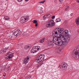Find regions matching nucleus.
Returning a JSON list of instances; mask_svg holds the SVG:
<instances>
[{"mask_svg": "<svg viewBox=\"0 0 79 79\" xmlns=\"http://www.w3.org/2000/svg\"><path fill=\"white\" fill-rule=\"evenodd\" d=\"M29 19V17H22L20 19V22L22 24L24 23H25V22H27V21Z\"/></svg>", "mask_w": 79, "mask_h": 79, "instance_id": "obj_6", "label": "nucleus"}, {"mask_svg": "<svg viewBox=\"0 0 79 79\" xmlns=\"http://www.w3.org/2000/svg\"><path fill=\"white\" fill-rule=\"evenodd\" d=\"M46 2V1L45 0H44L43 1H40L39 2V3H45Z\"/></svg>", "mask_w": 79, "mask_h": 79, "instance_id": "obj_19", "label": "nucleus"}, {"mask_svg": "<svg viewBox=\"0 0 79 79\" xmlns=\"http://www.w3.org/2000/svg\"><path fill=\"white\" fill-rule=\"evenodd\" d=\"M10 66H8L6 67V71H8V70H9L10 69Z\"/></svg>", "mask_w": 79, "mask_h": 79, "instance_id": "obj_17", "label": "nucleus"}, {"mask_svg": "<svg viewBox=\"0 0 79 79\" xmlns=\"http://www.w3.org/2000/svg\"><path fill=\"white\" fill-rule=\"evenodd\" d=\"M4 17V19L6 21H10V17L7 16H5Z\"/></svg>", "mask_w": 79, "mask_h": 79, "instance_id": "obj_12", "label": "nucleus"}, {"mask_svg": "<svg viewBox=\"0 0 79 79\" xmlns=\"http://www.w3.org/2000/svg\"><path fill=\"white\" fill-rule=\"evenodd\" d=\"M30 60V57L27 56L24 59V61L23 62V64H27L29 63V62Z\"/></svg>", "mask_w": 79, "mask_h": 79, "instance_id": "obj_8", "label": "nucleus"}, {"mask_svg": "<svg viewBox=\"0 0 79 79\" xmlns=\"http://www.w3.org/2000/svg\"><path fill=\"white\" fill-rule=\"evenodd\" d=\"M29 78H31V76L28 77Z\"/></svg>", "mask_w": 79, "mask_h": 79, "instance_id": "obj_32", "label": "nucleus"}, {"mask_svg": "<svg viewBox=\"0 0 79 79\" xmlns=\"http://www.w3.org/2000/svg\"><path fill=\"white\" fill-rule=\"evenodd\" d=\"M44 20H45V18H44Z\"/></svg>", "mask_w": 79, "mask_h": 79, "instance_id": "obj_36", "label": "nucleus"}, {"mask_svg": "<svg viewBox=\"0 0 79 79\" xmlns=\"http://www.w3.org/2000/svg\"><path fill=\"white\" fill-rule=\"evenodd\" d=\"M43 11H42V13H43Z\"/></svg>", "mask_w": 79, "mask_h": 79, "instance_id": "obj_39", "label": "nucleus"}, {"mask_svg": "<svg viewBox=\"0 0 79 79\" xmlns=\"http://www.w3.org/2000/svg\"><path fill=\"white\" fill-rule=\"evenodd\" d=\"M40 49V47L39 46H35L33 47L32 49L31 50V52L32 53H34L37 52L38 51H39V50Z\"/></svg>", "mask_w": 79, "mask_h": 79, "instance_id": "obj_5", "label": "nucleus"}, {"mask_svg": "<svg viewBox=\"0 0 79 79\" xmlns=\"http://www.w3.org/2000/svg\"><path fill=\"white\" fill-rule=\"evenodd\" d=\"M24 36H28L29 35L27 33H24Z\"/></svg>", "mask_w": 79, "mask_h": 79, "instance_id": "obj_21", "label": "nucleus"}, {"mask_svg": "<svg viewBox=\"0 0 79 79\" xmlns=\"http://www.w3.org/2000/svg\"><path fill=\"white\" fill-rule=\"evenodd\" d=\"M45 38H44L42 39H41L40 41V43H43L44 42V40L45 39Z\"/></svg>", "mask_w": 79, "mask_h": 79, "instance_id": "obj_15", "label": "nucleus"}, {"mask_svg": "<svg viewBox=\"0 0 79 79\" xmlns=\"http://www.w3.org/2000/svg\"><path fill=\"white\" fill-rule=\"evenodd\" d=\"M44 63H45V62H41V63L38 64V65L36 67L37 68H39V67H40V66L41 65H42V64Z\"/></svg>", "mask_w": 79, "mask_h": 79, "instance_id": "obj_13", "label": "nucleus"}, {"mask_svg": "<svg viewBox=\"0 0 79 79\" xmlns=\"http://www.w3.org/2000/svg\"><path fill=\"white\" fill-rule=\"evenodd\" d=\"M11 38L12 39H13V37L12 36H11Z\"/></svg>", "mask_w": 79, "mask_h": 79, "instance_id": "obj_31", "label": "nucleus"}, {"mask_svg": "<svg viewBox=\"0 0 79 79\" xmlns=\"http://www.w3.org/2000/svg\"><path fill=\"white\" fill-rule=\"evenodd\" d=\"M2 62V61H1V60L0 59V62Z\"/></svg>", "mask_w": 79, "mask_h": 79, "instance_id": "obj_35", "label": "nucleus"}, {"mask_svg": "<svg viewBox=\"0 0 79 79\" xmlns=\"http://www.w3.org/2000/svg\"><path fill=\"white\" fill-rule=\"evenodd\" d=\"M2 68H0V73L2 72Z\"/></svg>", "mask_w": 79, "mask_h": 79, "instance_id": "obj_28", "label": "nucleus"}, {"mask_svg": "<svg viewBox=\"0 0 79 79\" xmlns=\"http://www.w3.org/2000/svg\"><path fill=\"white\" fill-rule=\"evenodd\" d=\"M26 79H29V77H25Z\"/></svg>", "mask_w": 79, "mask_h": 79, "instance_id": "obj_29", "label": "nucleus"}, {"mask_svg": "<svg viewBox=\"0 0 79 79\" xmlns=\"http://www.w3.org/2000/svg\"><path fill=\"white\" fill-rule=\"evenodd\" d=\"M70 16H73V14H71L70 15Z\"/></svg>", "mask_w": 79, "mask_h": 79, "instance_id": "obj_33", "label": "nucleus"}, {"mask_svg": "<svg viewBox=\"0 0 79 79\" xmlns=\"http://www.w3.org/2000/svg\"><path fill=\"white\" fill-rule=\"evenodd\" d=\"M51 16V15H50V14H47L44 16V17L46 18H50V17Z\"/></svg>", "mask_w": 79, "mask_h": 79, "instance_id": "obj_14", "label": "nucleus"}, {"mask_svg": "<svg viewBox=\"0 0 79 79\" xmlns=\"http://www.w3.org/2000/svg\"><path fill=\"white\" fill-rule=\"evenodd\" d=\"M61 67L60 68H62L64 71H66L67 69L68 65L64 62L62 63L60 65Z\"/></svg>", "mask_w": 79, "mask_h": 79, "instance_id": "obj_7", "label": "nucleus"}, {"mask_svg": "<svg viewBox=\"0 0 79 79\" xmlns=\"http://www.w3.org/2000/svg\"><path fill=\"white\" fill-rule=\"evenodd\" d=\"M44 57H45V55L44 54H40L38 56L35 60L36 62L38 63L40 62V61H42L43 60H44Z\"/></svg>", "mask_w": 79, "mask_h": 79, "instance_id": "obj_2", "label": "nucleus"}, {"mask_svg": "<svg viewBox=\"0 0 79 79\" xmlns=\"http://www.w3.org/2000/svg\"><path fill=\"white\" fill-rule=\"evenodd\" d=\"M40 6H36L38 10H40Z\"/></svg>", "mask_w": 79, "mask_h": 79, "instance_id": "obj_23", "label": "nucleus"}, {"mask_svg": "<svg viewBox=\"0 0 79 79\" xmlns=\"http://www.w3.org/2000/svg\"><path fill=\"white\" fill-rule=\"evenodd\" d=\"M13 55H14V53L9 52L7 54H6V56L5 57L6 60L12 59V58L13 57Z\"/></svg>", "mask_w": 79, "mask_h": 79, "instance_id": "obj_4", "label": "nucleus"}, {"mask_svg": "<svg viewBox=\"0 0 79 79\" xmlns=\"http://www.w3.org/2000/svg\"><path fill=\"white\" fill-rule=\"evenodd\" d=\"M29 45H27L24 48L25 50H27L28 48H29Z\"/></svg>", "mask_w": 79, "mask_h": 79, "instance_id": "obj_18", "label": "nucleus"}, {"mask_svg": "<svg viewBox=\"0 0 79 79\" xmlns=\"http://www.w3.org/2000/svg\"><path fill=\"white\" fill-rule=\"evenodd\" d=\"M47 27H50L55 26L54 21L53 20H50L48 21L46 24Z\"/></svg>", "mask_w": 79, "mask_h": 79, "instance_id": "obj_3", "label": "nucleus"}, {"mask_svg": "<svg viewBox=\"0 0 79 79\" xmlns=\"http://www.w3.org/2000/svg\"><path fill=\"white\" fill-rule=\"evenodd\" d=\"M33 23H37V21L36 20H33Z\"/></svg>", "mask_w": 79, "mask_h": 79, "instance_id": "obj_22", "label": "nucleus"}, {"mask_svg": "<svg viewBox=\"0 0 79 79\" xmlns=\"http://www.w3.org/2000/svg\"><path fill=\"white\" fill-rule=\"evenodd\" d=\"M38 25V23H37H37H35V26L36 27H37V26Z\"/></svg>", "mask_w": 79, "mask_h": 79, "instance_id": "obj_26", "label": "nucleus"}, {"mask_svg": "<svg viewBox=\"0 0 79 79\" xmlns=\"http://www.w3.org/2000/svg\"><path fill=\"white\" fill-rule=\"evenodd\" d=\"M60 21H61V19L60 18L57 19L56 20V23H58V22H60Z\"/></svg>", "mask_w": 79, "mask_h": 79, "instance_id": "obj_16", "label": "nucleus"}, {"mask_svg": "<svg viewBox=\"0 0 79 79\" xmlns=\"http://www.w3.org/2000/svg\"><path fill=\"white\" fill-rule=\"evenodd\" d=\"M56 53H60L61 54V52L60 49L59 48H57L55 50Z\"/></svg>", "mask_w": 79, "mask_h": 79, "instance_id": "obj_11", "label": "nucleus"}, {"mask_svg": "<svg viewBox=\"0 0 79 79\" xmlns=\"http://www.w3.org/2000/svg\"><path fill=\"white\" fill-rule=\"evenodd\" d=\"M14 32V34L15 36H18V35H19V33H21V31L18 29H15Z\"/></svg>", "mask_w": 79, "mask_h": 79, "instance_id": "obj_9", "label": "nucleus"}, {"mask_svg": "<svg viewBox=\"0 0 79 79\" xmlns=\"http://www.w3.org/2000/svg\"><path fill=\"white\" fill-rule=\"evenodd\" d=\"M50 45H52V44H50Z\"/></svg>", "mask_w": 79, "mask_h": 79, "instance_id": "obj_38", "label": "nucleus"}, {"mask_svg": "<svg viewBox=\"0 0 79 79\" xmlns=\"http://www.w3.org/2000/svg\"><path fill=\"white\" fill-rule=\"evenodd\" d=\"M55 18V16H53L52 18V19H54V18Z\"/></svg>", "mask_w": 79, "mask_h": 79, "instance_id": "obj_27", "label": "nucleus"}, {"mask_svg": "<svg viewBox=\"0 0 79 79\" xmlns=\"http://www.w3.org/2000/svg\"><path fill=\"white\" fill-rule=\"evenodd\" d=\"M68 9H69V6H66L65 8V10L67 11L68 10Z\"/></svg>", "mask_w": 79, "mask_h": 79, "instance_id": "obj_20", "label": "nucleus"}, {"mask_svg": "<svg viewBox=\"0 0 79 79\" xmlns=\"http://www.w3.org/2000/svg\"><path fill=\"white\" fill-rule=\"evenodd\" d=\"M63 0H59V2L60 3H63Z\"/></svg>", "mask_w": 79, "mask_h": 79, "instance_id": "obj_24", "label": "nucleus"}, {"mask_svg": "<svg viewBox=\"0 0 79 79\" xmlns=\"http://www.w3.org/2000/svg\"><path fill=\"white\" fill-rule=\"evenodd\" d=\"M3 76H4V77H5V76L6 75H3Z\"/></svg>", "mask_w": 79, "mask_h": 79, "instance_id": "obj_37", "label": "nucleus"}, {"mask_svg": "<svg viewBox=\"0 0 79 79\" xmlns=\"http://www.w3.org/2000/svg\"><path fill=\"white\" fill-rule=\"evenodd\" d=\"M23 0H17L18 2H22Z\"/></svg>", "mask_w": 79, "mask_h": 79, "instance_id": "obj_25", "label": "nucleus"}, {"mask_svg": "<svg viewBox=\"0 0 79 79\" xmlns=\"http://www.w3.org/2000/svg\"><path fill=\"white\" fill-rule=\"evenodd\" d=\"M77 0V3H79V0Z\"/></svg>", "mask_w": 79, "mask_h": 79, "instance_id": "obj_30", "label": "nucleus"}, {"mask_svg": "<svg viewBox=\"0 0 79 79\" xmlns=\"http://www.w3.org/2000/svg\"><path fill=\"white\" fill-rule=\"evenodd\" d=\"M68 30H66L64 31V28H56L54 31V34L57 35H55L54 37L55 40H53L54 44L56 45H67L70 40V38L68 35Z\"/></svg>", "mask_w": 79, "mask_h": 79, "instance_id": "obj_1", "label": "nucleus"}, {"mask_svg": "<svg viewBox=\"0 0 79 79\" xmlns=\"http://www.w3.org/2000/svg\"><path fill=\"white\" fill-rule=\"evenodd\" d=\"M8 49V48H2L0 52V53L1 54H3L4 53H5L6 51V50Z\"/></svg>", "mask_w": 79, "mask_h": 79, "instance_id": "obj_10", "label": "nucleus"}, {"mask_svg": "<svg viewBox=\"0 0 79 79\" xmlns=\"http://www.w3.org/2000/svg\"><path fill=\"white\" fill-rule=\"evenodd\" d=\"M28 0H25V1H26V2H27V1H28Z\"/></svg>", "mask_w": 79, "mask_h": 79, "instance_id": "obj_34", "label": "nucleus"}]
</instances>
